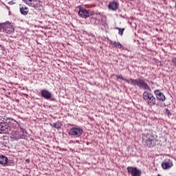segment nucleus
Segmentation results:
<instances>
[{"mask_svg": "<svg viewBox=\"0 0 176 176\" xmlns=\"http://www.w3.org/2000/svg\"><path fill=\"white\" fill-rule=\"evenodd\" d=\"M8 162H9V160L6 156L0 155V164H1V166H8Z\"/></svg>", "mask_w": 176, "mask_h": 176, "instance_id": "2eb2a0df", "label": "nucleus"}, {"mask_svg": "<svg viewBox=\"0 0 176 176\" xmlns=\"http://www.w3.org/2000/svg\"><path fill=\"white\" fill-rule=\"evenodd\" d=\"M17 123V121L14 119H6L0 116V134H8L12 130V124Z\"/></svg>", "mask_w": 176, "mask_h": 176, "instance_id": "f03ea898", "label": "nucleus"}, {"mask_svg": "<svg viewBox=\"0 0 176 176\" xmlns=\"http://www.w3.org/2000/svg\"><path fill=\"white\" fill-rule=\"evenodd\" d=\"M25 162H26V163H30V162H31V160H30V159H27V160H25Z\"/></svg>", "mask_w": 176, "mask_h": 176, "instance_id": "5701e85b", "label": "nucleus"}, {"mask_svg": "<svg viewBox=\"0 0 176 176\" xmlns=\"http://www.w3.org/2000/svg\"><path fill=\"white\" fill-rule=\"evenodd\" d=\"M143 98L148 107L156 105V98H155L153 94L148 93V91H144L143 93Z\"/></svg>", "mask_w": 176, "mask_h": 176, "instance_id": "20e7f679", "label": "nucleus"}, {"mask_svg": "<svg viewBox=\"0 0 176 176\" xmlns=\"http://www.w3.org/2000/svg\"><path fill=\"white\" fill-rule=\"evenodd\" d=\"M127 83L134 87L138 86L139 89H143L144 90H149L151 89L149 85H148V83H146L144 79L141 78H129V81H127Z\"/></svg>", "mask_w": 176, "mask_h": 176, "instance_id": "7ed1b4c3", "label": "nucleus"}, {"mask_svg": "<svg viewBox=\"0 0 176 176\" xmlns=\"http://www.w3.org/2000/svg\"><path fill=\"white\" fill-rule=\"evenodd\" d=\"M142 144L144 146H146V148H155L159 142L156 131L152 129L148 130L146 133H142Z\"/></svg>", "mask_w": 176, "mask_h": 176, "instance_id": "f257e3e1", "label": "nucleus"}, {"mask_svg": "<svg viewBox=\"0 0 176 176\" xmlns=\"http://www.w3.org/2000/svg\"><path fill=\"white\" fill-rule=\"evenodd\" d=\"M3 30V23L0 24V31H2Z\"/></svg>", "mask_w": 176, "mask_h": 176, "instance_id": "4be33fe9", "label": "nucleus"}, {"mask_svg": "<svg viewBox=\"0 0 176 176\" xmlns=\"http://www.w3.org/2000/svg\"><path fill=\"white\" fill-rule=\"evenodd\" d=\"M51 126H52V127H54V129H60L61 127V122L58 121L51 124Z\"/></svg>", "mask_w": 176, "mask_h": 176, "instance_id": "a211bd4d", "label": "nucleus"}, {"mask_svg": "<svg viewBox=\"0 0 176 176\" xmlns=\"http://www.w3.org/2000/svg\"><path fill=\"white\" fill-rule=\"evenodd\" d=\"M21 130H22V131H23V128H21Z\"/></svg>", "mask_w": 176, "mask_h": 176, "instance_id": "393cba45", "label": "nucleus"}, {"mask_svg": "<svg viewBox=\"0 0 176 176\" xmlns=\"http://www.w3.org/2000/svg\"><path fill=\"white\" fill-rule=\"evenodd\" d=\"M111 45H113V47H117V49H122V44L116 41H110Z\"/></svg>", "mask_w": 176, "mask_h": 176, "instance_id": "f3484780", "label": "nucleus"}, {"mask_svg": "<svg viewBox=\"0 0 176 176\" xmlns=\"http://www.w3.org/2000/svg\"><path fill=\"white\" fill-rule=\"evenodd\" d=\"M126 170L129 174H131V176H141V174H142V172H141V170L138 169L137 167L128 166L126 168Z\"/></svg>", "mask_w": 176, "mask_h": 176, "instance_id": "423d86ee", "label": "nucleus"}, {"mask_svg": "<svg viewBox=\"0 0 176 176\" xmlns=\"http://www.w3.org/2000/svg\"><path fill=\"white\" fill-rule=\"evenodd\" d=\"M41 97L45 98V100H50L52 98V93H50L47 89H42L41 91Z\"/></svg>", "mask_w": 176, "mask_h": 176, "instance_id": "f8f14e48", "label": "nucleus"}, {"mask_svg": "<svg viewBox=\"0 0 176 176\" xmlns=\"http://www.w3.org/2000/svg\"><path fill=\"white\" fill-rule=\"evenodd\" d=\"M173 166V161H171L170 159H166L162 163V167L164 170H168V168H171Z\"/></svg>", "mask_w": 176, "mask_h": 176, "instance_id": "9d476101", "label": "nucleus"}, {"mask_svg": "<svg viewBox=\"0 0 176 176\" xmlns=\"http://www.w3.org/2000/svg\"><path fill=\"white\" fill-rule=\"evenodd\" d=\"M118 6H119V4H118V3L115 1L110 2L109 4V9H111V10H117Z\"/></svg>", "mask_w": 176, "mask_h": 176, "instance_id": "dca6fc26", "label": "nucleus"}, {"mask_svg": "<svg viewBox=\"0 0 176 176\" xmlns=\"http://www.w3.org/2000/svg\"><path fill=\"white\" fill-rule=\"evenodd\" d=\"M19 10L21 14L23 16H27V14H28V7L25 6V5L20 4Z\"/></svg>", "mask_w": 176, "mask_h": 176, "instance_id": "4468645a", "label": "nucleus"}, {"mask_svg": "<svg viewBox=\"0 0 176 176\" xmlns=\"http://www.w3.org/2000/svg\"><path fill=\"white\" fill-rule=\"evenodd\" d=\"M116 30H118L119 32V35H120L121 36H123V32H124V28H116Z\"/></svg>", "mask_w": 176, "mask_h": 176, "instance_id": "aec40b11", "label": "nucleus"}, {"mask_svg": "<svg viewBox=\"0 0 176 176\" xmlns=\"http://www.w3.org/2000/svg\"><path fill=\"white\" fill-rule=\"evenodd\" d=\"M154 94H155L156 98L158 101H161L162 102H164V101H166V96H164V94L160 91V90H155Z\"/></svg>", "mask_w": 176, "mask_h": 176, "instance_id": "1a4fd4ad", "label": "nucleus"}, {"mask_svg": "<svg viewBox=\"0 0 176 176\" xmlns=\"http://www.w3.org/2000/svg\"><path fill=\"white\" fill-rule=\"evenodd\" d=\"M115 76L117 78V79H121L122 80H124V82H127L129 81V80L125 79L124 78H123V76L122 75H115Z\"/></svg>", "mask_w": 176, "mask_h": 176, "instance_id": "6ab92c4d", "label": "nucleus"}, {"mask_svg": "<svg viewBox=\"0 0 176 176\" xmlns=\"http://www.w3.org/2000/svg\"><path fill=\"white\" fill-rule=\"evenodd\" d=\"M26 5L34 8V9H38L41 6V0H23Z\"/></svg>", "mask_w": 176, "mask_h": 176, "instance_id": "0eeeda50", "label": "nucleus"}, {"mask_svg": "<svg viewBox=\"0 0 176 176\" xmlns=\"http://www.w3.org/2000/svg\"><path fill=\"white\" fill-rule=\"evenodd\" d=\"M166 114L168 115V116H169V115H171V113L170 112V110H168V109H166Z\"/></svg>", "mask_w": 176, "mask_h": 176, "instance_id": "412c9836", "label": "nucleus"}, {"mask_svg": "<svg viewBox=\"0 0 176 176\" xmlns=\"http://www.w3.org/2000/svg\"><path fill=\"white\" fill-rule=\"evenodd\" d=\"M3 31L6 32V34H13L14 32V27L10 22H6L3 25Z\"/></svg>", "mask_w": 176, "mask_h": 176, "instance_id": "39448f33", "label": "nucleus"}, {"mask_svg": "<svg viewBox=\"0 0 176 176\" xmlns=\"http://www.w3.org/2000/svg\"><path fill=\"white\" fill-rule=\"evenodd\" d=\"M78 15L80 17H82V19H87V17H89V11L87 10L81 8L78 11Z\"/></svg>", "mask_w": 176, "mask_h": 176, "instance_id": "ddd939ff", "label": "nucleus"}, {"mask_svg": "<svg viewBox=\"0 0 176 176\" xmlns=\"http://www.w3.org/2000/svg\"><path fill=\"white\" fill-rule=\"evenodd\" d=\"M11 138H13V140H20L21 138H24V134L19 131H12L11 134Z\"/></svg>", "mask_w": 176, "mask_h": 176, "instance_id": "9b49d317", "label": "nucleus"}, {"mask_svg": "<svg viewBox=\"0 0 176 176\" xmlns=\"http://www.w3.org/2000/svg\"><path fill=\"white\" fill-rule=\"evenodd\" d=\"M129 1H134V0H129Z\"/></svg>", "mask_w": 176, "mask_h": 176, "instance_id": "a878e982", "label": "nucleus"}, {"mask_svg": "<svg viewBox=\"0 0 176 176\" xmlns=\"http://www.w3.org/2000/svg\"><path fill=\"white\" fill-rule=\"evenodd\" d=\"M175 8L176 9V1L175 2Z\"/></svg>", "mask_w": 176, "mask_h": 176, "instance_id": "b1692460", "label": "nucleus"}, {"mask_svg": "<svg viewBox=\"0 0 176 176\" xmlns=\"http://www.w3.org/2000/svg\"><path fill=\"white\" fill-rule=\"evenodd\" d=\"M82 133L83 130L82 129L76 127L72 128L69 131V135H74V137H80Z\"/></svg>", "mask_w": 176, "mask_h": 176, "instance_id": "6e6552de", "label": "nucleus"}]
</instances>
